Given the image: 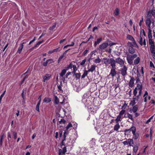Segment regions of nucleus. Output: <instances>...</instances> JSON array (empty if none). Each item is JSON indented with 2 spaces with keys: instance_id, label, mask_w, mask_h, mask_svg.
Wrapping results in <instances>:
<instances>
[{
  "instance_id": "52",
  "label": "nucleus",
  "mask_w": 155,
  "mask_h": 155,
  "mask_svg": "<svg viewBox=\"0 0 155 155\" xmlns=\"http://www.w3.org/2000/svg\"><path fill=\"white\" fill-rule=\"evenodd\" d=\"M95 140L94 139H92L90 141V143L92 144V145L95 144Z\"/></svg>"
},
{
  "instance_id": "51",
  "label": "nucleus",
  "mask_w": 155,
  "mask_h": 155,
  "mask_svg": "<svg viewBox=\"0 0 155 155\" xmlns=\"http://www.w3.org/2000/svg\"><path fill=\"white\" fill-rule=\"evenodd\" d=\"M127 104H126V103H125L122 107L121 109L123 110L125 109L126 107L127 106Z\"/></svg>"
},
{
  "instance_id": "27",
  "label": "nucleus",
  "mask_w": 155,
  "mask_h": 155,
  "mask_svg": "<svg viewBox=\"0 0 155 155\" xmlns=\"http://www.w3.org/2000/svg\"><path fill=\"white\" fill-rule=\"evenodd\" d=\"M74 74L75 76V77H76V80H78L80 79L81 76V73H76L75 72V74Z\"/></svg>"
},
{
  "instance_id": "49",
  "label": "nucleus",
  "mask_w": 155,
  "mask_h": 155,
  "mask_svg": "<svg viewBox=\"0 0 155 155\" xmlns=\"http://www.w3.org/2000/svg\"><path fill=\"white\" fill-rule=\"evenodd\" d=\"M51 60H47L46 62H44L43 63V65L44 66H47V64L48 63L49 61H51Z\"/></svg>"
},
{
  "instance_id": "62",
  "label": "nucleus",
  "mask_w": 155,
  "mask_h": 155,
  "mask_svg": "<svg viewBox=\"0 0 155 155\" xmlns=\"http://www.w3.org/2000/svg\"><path fill=\"white\" fill-rule=\"evenodd\" d=\"M7 135H8V140H9V138H11V135L10 133L9 132H8Z\"/></svg>"
},
{
  "instance_id": "1",
  "label": "nucleus",
  "mask_w": 155,
  "mask_h": 155,
  "mask_svg": "<svg viewBox=\"0 0 155 155\" xmlns=\"http://www.w3.org/2000/svg\"><path fill=\"white\" fill-rule=\"evenodd\" d=\"M77 123H74V122H73L72 123H69L67 125L66 127V130L65 131L64 133L63 139H62V141L61 143V147H62L63 146L66 145L64 143V141L66 140V137L68 134V130H70L72 128H73V129H75L77 128Z\"/></svg>"
},
{
  "instance_id": "31",
  "label": "nucleus",
  "mask_w": 155,
  "mask_h": 155,
  "mask_svg": "<svg viewBox=\"0 0 155 155\" xmlns=\"http://www.w3.org/2000/svg\"><path fill=\"white\" fill-rule=\"evenodd\" d=\"M88 71L87 70L84 71V72L81 78H84L88 74Z\"/></svg>"
},
{
  "instance_id": "14",
  "label": "nucleus",
  "mask_w": 155,
  "mask_h": 155,
  "mask_svg": "<svg viewBox=\"0 0 155 155\" xmlns=\"http://www.w3.org/2000/svg\"><path fill=\"white\" fill-rule=\"evenodd\" d=\"M51 76V75L50 74H47L45 76H43V81L45 82L46 81H48L50 79Z\"/></svg>"
},
{
  "instance_id": "17",
  "label": "nucleus",
  "mask_w": 155,
  "mask_h": 155,
  "mask_svg": "<svg viewBox=\"0 0 155 155\" xmlns=\"http://www.w3.org/2000/svg\"><path fill=\"white\" fill-rule=\"evenodd\" d=\"M102 41V37H100L99 38L97 39V41L94 42V46L96 47V45L99 44Z\"/></svg>"
},
{
  "instance_id": "13",
  "label": "nucleus",
  "mask_w": 155,
  "mask_h": 155,
  "mask_svg": "<svg viewBox=\"0 0 155 155\" xmlns=\"http://www.w3.org/2000/svg\"><path fill=\"white\" fill-rule=\"evenodd\" d=\"M108 45V43L106 42L103 43L99 45V48L101 50H103L106 48Z\"/></svg>"
},
{
  "instance_id": "36",
  "label": "nucleus",
  "mask_w": 155,
  "mask_h": 155,
  "mask_svg": "<svg viewBox=\"0 0 155 155\" xmlns=\"http://www.w3.org/2000/svg\"><path fill=\"white\" fill-rule=\"evenodd\" d=\"M72 68H73V71L72 72V73L73 74H75L76 71L77 70V68L76 67V65H75V64L73 65V66Z\"/></svg>"
},
{
  "instance_id": "37",
  "label": "nucleus",
  "mask_w": 155,
  "mask_h": 155,
  "mask_svg": "<svg viewBox=\"0 0 155 155\" xmlns=\"http://www.w3.org/2000/svg\"><path fill=\"white\" fill-rule=\"evenodd\" d=\"M149 43L150 45V46H155L153 41L152 39H149Z\"/></svg>"
},
{
  "instance_id": "19",
  "label": "nucleus",
  "mask_w": 155,
  "mask_h": 155,
  "mask_svg": "<svg viewBox=\"0 0 155 155\" xmlns=\"http://www.w3.org/2000/svg\"><path fill=\"white\" fill-rule=\"evenodd\" d=\"M23 46L24 45H23L22 44H20L19 47L17 51V52L19 54L21 53L23 49Z\"/></svg>"
},
{
  "instance_id": "12",
  "label": "nucleus",
  "mask_w": 155,
  "mask_h": 155,
  "mask_svg": "<svg viewBox=\"0 0 155 155\" xmlns=\"http://www.w3.org/2000/svg\"><path fill=\"white\" fill-rule=\"evenodd\" d=\"M150 18H151L150 17H147L145 21L147 27L148 29L151 28L150 25L152 21Z\"/></svg>"
},
{
  "instance_id": "60",
  "label": "nucleus",
  "mask_w": 155,
  "mask_h": 155,
  "mask_svg": "<svg viewBox=\"0 0 155 155\" xmlns=\"http://www.w3.org/2000/svg\"><path fill=\"white\" fill-rule=\"evenodd\" d=\"M150 66L151 67H152L154 68H155L154 65L153 64V63L152 61L150 62Z\"/></svg>"
},
{
  "instance_id": "6",
  "label": "nucleus",
  "mask_w": 155,
  "mask_h": 155,
  "mask_svg": "<svg viewBox=\"0 0 155 155\" xmlns=\"http://www.w3.org/2000/svg\"><path fill=\"white\" fill-rule=\"evenodd\" d=\"M116 65L115 64L111 66L112 68L111 69L109 75H111L113 78L117 74V71L116 70Z\"/></svg>"
},
{
  "instance_id": "24",
  "label": "nucleus",
  "mask_w": 155,
  "mask_h": 155,
  "mask_svg": "<svg viewBox=\"0 0 155 155\" xmlns=\"http://www.w3.org/2000/svg\"><path fill=\"white\" fill-rule=\"evenodd\" d=\"M128 143L129 146H133V144H134V141L133 139H129L128 140Z\"/></svg>"
},
{
  "instance_id": "54",
  "label": "nucleus",
  "mask_w": 155,
  "mask_h": 155,
  "mask_svg": "<svg viewBox=\"0 0 155 155\" xmlns=\"http://www.w3.org/2000/svg\"><path fill=\"white\" fill-rule=\"evenodd\" d=\"M43 41H39L36 44V45L35 46V47H36L37 46H38L39 45H40V44H41L43 42Z\"/></svg>"
},
{
  "instance_id": "10",
  "label": "nucleus",
  "mask_w": 155,
  "mask_h": 155,
  "mask_svg": "<svg viewBox=\"0 0 155 155\" xmlns=\"http://www.w3.org/2000/svg\"><path fill=\"white\" fill-rule=\"evenodd\" d=\"M132 133L134 136V139H137L139 137V134L138 133H136V128L134 126L132 127Z\"/></svg>"
},
{
  "instance_id": "5",
  "label": "nucleus",
  "mask_w": 155,
  "mask_h": 155,
  "mask_svg": "<svg viewBox=\"0 0 155 155\" xmlns=\"http://www.w3.org/2000/svg\"><path fill=\"white\" fill-rule=\"evenodd\" d=\"M137 55L136 54L132 55L127 54V60L128 64L131 65L133 64V60L137 57Z\"/></svg>"
},
{
  "instance_id": "64",
  "label": "nucleus",
  "mask_w": 155,
  "mask_h": 155,
  "mask_svg": "<svg viewBox=\"0 0 155 155\" xmlns=\"http://www.w3.org/2000/svg\"><path fill=\"white\" fill-rule=\"evenodd\" d=\"M146 45V39L145 38L143 39V41L142 42V45Z\"/></svg>"
},
{
  "instance_id": "45",
  "label": "nucleus",
  "mask_w": 155,
  "mask_h": 155,
  "mask_svg": "<svg viewBox=\"0 0 155 155\" xmlns=\"http://www.w3.org/2000/svg\"><path fill=\"white\" fill-rule=\"evenodd\" d=\"M125 111V110H122L120 112L119 115L121 117L122 115L124 114Z\"/></svg>"
},
{
  "instance_id": "11",
  "label": "nucleus",
  "mask_w": 155,
  "mask_h": 155,
  "mask_svg": "<svg viewBox=\"0 0 155 155\" xmlns=\"http://www.w3.org/2000/svg\"><path fill=\"white\" fill-rule=\"evenodd\" d=\"M142 89V86L141 84H137V87H135L133 91V95L134 96H135L137 93V90L140 89Z\"/></svg>"
},
{
  "instance_id": "53",
  "label": "nucleus",
  "mask_w": 155,
  "mask_h": 155,
  "mask_svg": "<svg viewBox=\"0 0 155 155\" xmlns=\"http://www.w3.org/2000/svg\"><path fill=\"white\" fill-rule=\"evenodd\" d=\"M13 137L14 139H16L17 137V134L16 132H14L13 133Z\"/></svg>"
},
{
  "instance_id": "28",
  "label": "nucleus",
  "mask_w": 155,
  "mask_h": 155,
  "mask_svg": "<svg viewBox=\"0 0 155 155\" xmlns=\"http://www.w3.org/2000/svg\"><path fill=\"white\" fill-rule=\"evenodd\" d=\"M54 103L55 104H57L59 103V100L58 97L56 96H54Z\"/></svg>"
},
{
  "instance_id": "39",
  "label": "nucleus",
  "mask_w": 155,
  "mask_h": 155,
  "mask_svg": "<svg viewBox=\"0 0 155 155\" xmlns=\"http://www.w3.org/2000/svg\"><path fill=\"white\" fill-rule=\"evenodd\" d=\"M51 101L50 98H45L43 100L44 102L47 103L50 102Z\"/></svg>"
},
{
  "instance_id": "56",
  "label": "nucleus",
  "mask_w": 155,
  "mask_h": 155,
  "mask_svg": "<svg viewBox=\"0 0 155 155\" xmlns=\"http://www.w3.org/2000/svg\"><path fill=\"white\" fill-rule=\"evenodd\" d=\"M96 52V51L95 50L94 51L92 52H91L90 53V54L91 55V57L92 56V55L94 54V55H95V53Z\"/></svg>"
},
{
  "instance_id": "26",
  "label": "nucleus",
  "mask_w": 155,
  "mask_h": 155,
  "mask_svg": "<svg viewBox=\"0 0 155 155\" xmlns=\"http://www.w3.org/2000/svg\"><path fill=\"white\" fill-rule=\"evenodd\" d=\"M148 93L147 91H145L144 94L143 95V97H144V102H146L147 101V96L148 95Z\"/></svg>"
},
{
  "instance_id": "57",
  "label": "nucleus",
  "mask_w": 155,
  "mask_h": 155,
  "mask_svg": "<svg viewBox=\"0 0 155 155\" xmlns=\"http://www.w3.org/2000/svg\"><path fill=\"white\" fill-rule=\"evenodd\" d=\"M123 143L124 145H126L128 144V141L126 140L125 141H124L122 142Z\"/></svg>"
},
{
  "instance_id": "2",
  "label": "nucleus",
  "mask_w": 155,
  "mask_h": 155,
  "mask_svg": "<svg viewBox=\"0 0 155 155\" xmlns=\"http://www.w3.org/2000/svg\"><path fill=\"white\" fill-rule=\"evenodd\" d=\"M89 94L87 93L84 94L82 97V102L85 106L88 107L91 105V103L88 98Z\"/></svg>"
},
{
  "instance_id": "40",
  "label": "nucleus",
  "mask_w": 155,
  "mask_h": 155,
  "mask_svg": "<svg viewBox=\"0 0 155 155\" xmlns=\"http://www.w3.org/2000/svg\"><path fill=\"white\" fill-rule=\"evenodd\" d=\"M73 65L72 64V63H70V64L68 65L67 67L66 68V69L67 70H68L69 69H71L73 67Z\"/></svg>"
},
{
  "instance_id": "35",
  "label": "nucleus",
  "mask_w": 155,
  "mask_h": 155,
  "mask_svg": "<svg viewBox=\"0 0 155 155\" xmlns=\"http://www.w3.org/2000/svg\"><path fill=\"white\" fill-rule=\"evenodd\" d=\"M101 61V60L99 57L94 60V62L96 64L100 63Z\"/></svg>"
},
{
  "instance_id": "18",
  "label": "nucleus",
  "mask_w": 155,
  "mask_h": 155,
  "mask_svg": "<svg viewBox=\"0 0 155 155\" xmlns=\"http://www.w3.org/2000/svg\"><path fill=\"white\" fill-rule=\"evenodd\" d=\"M133 46H129V51L130 53L133 54L135 52V49L133 48Z\"/></svg>"
},
{
  "instance_id": "25",
  "label": "nucleus",
  "mask_w": 155,
  "mask_h": 155,
  "mask_svg": "<svg viewBox=\"0 0 155 155\" xmlns=\"http://www.w3.org/2000/svg\"><path fill=\"white\" fill-rule=\"evenodd\" d=\"M138 106L136 105L134 106L132 108V110L134 113H136L138 110Z\"/></svg>"
},
{
  "instance_id": "58",
  "label": "nucleus",
  "mask_w": 155,
  "mask_h": 155,
  "mask_svg": "<svg viewBox=\"0 0 155 155\" xmlns=\"http://www.w3.org/2000/svg\"><path fill=\"white\" fill-rule=\"evenodd\" d=\"M132 127L129 129H127V130H125V132H130L131 131L132 132Z\"/></svg>"
},
{
  "instance_id": "33",
  "label": "nucleus",
  "mask_w": 155,
  "mask_h": 155,
  "mask_svg": "<svg viewBox=\"0 0 155 155\" xmlns=\"http://www.w3.org/2000/svg\"><path fill=\"white\" fill-rule=\"evenodd\" d=\"M67 70L66 69H64L62 70L60 74V76L61 77H62L65 74Z\"/></svg>"
},
{
  "instance_id": "29",
  "label": "nucleus",
  "mask_w": 155,
  "mask_h": 155,
  "mask_svg": "<svg viewBox=\"0 0 155 155\" xmlns=\"http://www.w3.org/2000/svg\"><path fill=\"white\" fill-rule=\"evenodd\" d=\"M63 97L64 98L63 101L62 102H61L60 103L61 104H63L64 103V104L66 103V104L67 103V101H67L68 99H67V97H66L65 96V97Z\"/></svg>"
},
{
  "instance_id": "21",
  "label": "nucleus",
  "mask_w": 155,
  "mask_h": 155,
  "mask_svg": "<svg viewBox=\"0 0 155 155\" xmlns=\"http://www.w3.org/2000/svg\"><path fill=\"white\" fill-rule=\"evenodd\" d=\"M62 85V82L61 81L60 82V84L58 85V89L59 91L61 92H63V91L62 90L61 87Z\"/></svg>"
},
{
  "instance_id": "20",
  "label": "nucleus",
  "mask_w": 155,
  "mask_h": 155,
  "mask_svg": "<svg viewBox=\"0 0 155 155\" xmlns=\"http://www.w3.org/2000/svg\"><path fill=\"white\" fill-rule=\"evenodd\" d=\"M121 117L119 115L117 116V118L115 120L116 123H119V122L121 120Z\"/></svg>"
},
{
  "instance_id": "22",
  "label": "nucleus",
  "mask_w": 155,
  "mask_h": 155,
  "mask_svg": "<svg viewBox=\"0 0 155 155\" xmlns=\"http://www.w3.org/2000/svg\"><path fill=\"white\" fill-rule=\"evenodd\" d=\"M120 126L119 124L117 123V124L114 126V130L118 131V129L120 128Z\"/></svg>"
},
{
  "instance_id": "41",
  "label": "nucleus",
  "mask_w": 155,
  "mask_h": 155,
  "mask_svg": "<svg viewBox=\"0 0 155 155\" xmlns=\"http://www.w3.org/2000/svg\"><path fill=\"white\" fill-rule=\"evenodd\" d=\"M114 13L115 15H118L119 13V9L118 8H116Z\"/></svg>"
},
{
  "instance_id": "16",
  "label": "nucleus",
  "mask_w": 155,
  "mask_h": 155,
  "mask_svg": "<svg viewBox=\"0 0 155 155\" xmlns=\"http://www.w3.org/2000/svg\"><path fill=\"white\" fill-rule=\"evenodd\" d=\"M96 67V66L95 65H91V66L89 68L88 70H87V71L88 72H92L95 70Z\"/></svg>"
},
{
  "instance_id": "47",
  "label": "nucleus",
  "mask_w": 155,
  "mask_h": 155,
  "mask_svg": "<svg viewBox=\"0 0 155 155\" xmlns=\"http://www.w3.org/2000/svg\"><path fill=\"white\" fill-rule=\"evenodd\" d=\"M139 42L140 45H142L143 38L141 35L140 36V38L139 39Z\"/></svg>"
},
{
  "instance_id": "48",
  "label": "nucleus",
  "mask_w": 155,
  "mask_h": 155,
  "mask_svg": "<svg viewBox=\"0 0 155 155\" xmlns=\"http://www.w3.org/2000/svg\"><path fill=\"white\" fill-rule=\"evenodd\" d=\"M66 121L64 119H62L60 121H59V123L60 124H64L65 122Z\"/></svg>"
},
{
  "instance_id": "8",
  "label": "nucleus",
  "mask_w": 155,
  "mask_h": 155,
  "mask_svg": "<svg viewBox=\"0 0 155 155\" xmlns=\"http://www.w3.org/2000/svg\"><path fill=\"white\" fill-rule=\"evenodd\" d=\"M152 16H153L154 18H155V9L154 8L148 12L147 17L151 18Z\"/></svg>"
},
{
  "instance_id": "61",
  "label": "nucleus",
  "mask_w": 155,
  "mask_h": 155,
  "mask_svg": "<svg viewBox=\"0 0 155 155\" xmlns=\"http://www.w3.org/2000/svg\"><path fill=\"white\" fill-rule=\"evenodd\" d=\"M88 51V50H85L83 52V55H86Z\"/></svg>"
},
{
  "instance_id": "30",
  "label": "nucleus",
  "mask_w": 155,
  "mask_h": 155,
  "mask_svg": "<svg viewBox=\"0 0 155 155\" xmlns=\"http://www.w3.org/2000/svg\"><path fill=\"white\" fill-rule=\"evenodd\" d=\"M127 38L129 40L131 41L134 40V38L131 35H127Z\"/></svg>"
},
{
  "instance_id": "23",
  "label": "nucleus",
  "mask_w": 155,
  "mask_h": 155,
  "mask_svg": "<svg viewBox=\"0 0 155 155\" xmlns=\"http://www.w3.org/2000/svg\"><path fill=\"white\" fill-rule=\"evenodd\" d=\"M148 37L149 39H152V31L151 30V28L148 29Z\"/></svg>"
},
{
  "instance_id": "32",
  "label": "nucleus",
  "mask_w": 155,
  "mask_h": 155,
  "mask_svg": "<svg viewBox=\"0 0 155 155\" xmlns=\"http://www.w3.org/2000/svg\"><path fill=\"white\" fill-rule=\"evenodd\" d=\"M150 51L152 53H155V46H150Z\"/></svg>"
},
{
  "instance_id": "44",
  "label": "nucleus",
  "mask_w": 155,
  "mask_h": 155,
  "mask_svg": "<svg viewBox=\"0 0 155 155\" xmlns=\"http://www.w3.org/2000/svg\"><path fill=\"white\" fill-rule=\"evenodd\" d=\"M56 26V24L54 23L52 26L49 28V29L50 30H53L55 28Z\"/></svg>"
},
{
  "instance_id": "42",
  "label": "nucleus",
  "mask_w": 155,
  "mask_h": 155,
  "mask_svg": "<svg viewBox=\"0 0 155 155\" xmlns=\"http://www.w3.org/2000/svg\"><path fill=\"white\" fill-rule=\"evenodd\" d=\"M25 91L24 89H23L22 91V93L21 94V97H22L23 98V100H25Z\"/></svg>"
},
{
  "instance_id": "38",
  "label": "nucleus",
  "mask_w": 155,
  "mask_h": 155,
  "mask_svg": "<svg viewBox=\"0 0 155 155\" xmlns=\"http://www.w3.org/2000/svg\"><path fill=\"white\" fill-rule=\"evenodd\" d=\"M138 150V147L137 145H135L134 147L133 151L136 153Z\"/></svg>"
},
{
  "instance_id": "34",
  "label": "nucleus",
  "mask_w": 155,
  "mask_h": 155,
  "mask_svg": "<svg viewBox=\"0 0 155 155\" xmlns=\"http://www.w3.org/2000/svg\"><path fill=\"white\" fill-rule=\"evenodd\" d=\"M140 58L139 57H138L134 61V63L135 64H137L140 62Z\"/></svg>"
},
{
  "instance_id": "3",
  "label": "nucleus",
  "mask_w": 155,
  "mask_h": 155,
  "mask_svg": "<svg viewBox=\"0 0 155 155\" xmlns=\"http://www.w3.org/2000/svg\"><path fill=\"white\" fill-rule=\"evenodd\" d=\"M103 61H104V63L107 65L110 64V66H112L115 64V60L113 58L109 59L104 58L103 59Z\"/></svg>"
},
{
  "instance_id": "4",
  "label": "nucleus",
  "mask_w": 155,
  "mask_h": 155,
  "mask_svg": "<svg viewBox=\"0 0 155 155\" xmlns=\"http://www.w3.org/2000/svg\"><path fill=\"white\" fill-rule=\"evenodd\" d=\"M67 140H68V141L67 143H66V144L65 143L66 145L65 146H64V147L63 148V149L62 150L61 149H59V155H64L65 154L66 152H67V148H66V146L69 145V141L68 140H71V137H70L69 139H67Z\"/></svg>"
},
{
  "instance_id": "15",
  "label": "nucleus",
  "mask_w": 155,
  "mask_h": 155,
  "mask_svg": "<svg viewBox=\"0 0 155 155\" xmlns=\"http://www.w3.org/2000/svg\"><path fill=\"white\" fill-rule=\"evenodd\" d=\"M134 81L135 79L134 78L130 77V79L129 83V85L130 87H133L134 85Z\"/></svg>"
},
{
  "instance_id": "59",
  "label": "nucleus",
  "mask_w": 155,
  "mask_h": 155,
  "mask_svg": "<svg viewBox=\"0 0 155 155\" xmlns=\"http://www.w3.org/2000/svg\"><path fill=\"white\" fill-rule=\"evenodd\" d=\"M71 72H68L67 74H66L65 76V78H67L68 76L71 74Z\"/></svg>"
},
{
  "instance_id": "50",
  "label": "nucleus",
  "mask_w": 155,
  "mask_h": 155,
  "mask_svg": "<svg viewBox=\"0 0 155 155\" xmlns=\"http://www.w3.org/2000/svg\"><path fill=\"white\" fill-rule=\"evenodd\" d=\"M86 61V59H85L82 60V61L80 63V64L81 65H83L85 64Z\"/></svg>"
},
{
  "instance_id": "7",
  "label": "nucleus",
  "mask_w": 155,
  "mask_h": 155,
  "mask_svg": "<svg viewBox=\"0 0 155 155\" xmlns=\"http://www.w3.org/2000/svg\"><path fill=\"white\" fill-rule=\"evenodd\" d=\"M122 67L120 69V73L123 76H125L127 74V68L125 65H123Z\"/></svg>"
},
{
  "instance_id": "9",
  "label": "nucleus",
  "mask_w": 155,
  "mask_h": 155,
  "mask_svg": "<svg viewBox=\"0 0 155 155\" xmlns=\"http://www.w3.org/2000/svg\"><path fill=\"white\" fill-rule=\"evenodd\" d=\"M115 64L116 65V63L119 64L120 67H122L124 64V61L120 58H117L115 60Z\"/></svg>"
},
{
  "instance_id": "63",
  "label": "nucleus",
  "mask_w": 155,
  "mask_h": 155,
  "mask_svg": "<svg viewBox=\"0 0 155 155\" xmlns=\"http://www.w3.org/2000/svg\"><path fill=\"white\" fill-rule=\"evenodd\" d=\"M63 56H61L59 58L58 61V62L59 63L61 61V60L62 59V58H63Z\"/></svg>"
},
{
  "instance_id": "46",
  "label": "nucleus",
  "mask_w": 155,
  "mask_h": 155,
  "mask_svg": "<svg viewBox=\"0 0 155 155\" xmlns=\"http://www.w3.org/2000/svg\"><path fill=\"white\" fill-rule=\"evenodd\" d=\"M127 117H128L129 119H130L132 120H133V116L131 114H130L129 113H127Z\"/></svg>"
},
{
  "instance_id": "43",
  "label": "nucleus",
  "mask_w": 155,
  "mask_h": 155,
  "mask_svg": "<svg viewBox=\"0 0 155 155\" xmlns=\"http://www.w3.org/2000/svg\"><path fill=\"white\" fill-rule=\"evenodd\" d=\"M4 135L3 134L2 135L0 138V145H2V141L3 139Z\"/></svg>"
},
{
  "instance_id": "55",
  "label": "nucleus",
  "mask_w": 155,
  "mask_h": 155,
  "mask_svg": "<svg viewBox=\"0 0 155 155\" xmlns=\"http://www.w3.org/2000/svg\"><path fill=\"white\" fill-rule=\"evenodd\" d=\"M143 17H142L141 19L140 20L139 25L140 26H141V25L142 23L143 22Z\"/></svg>"
}]
</instances>
